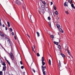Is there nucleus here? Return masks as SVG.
Instances as JSON below:
<instances>
[{"label":"nucleus","instance_id":"obj_1","mask_svg":"<svg viewBox=\"0 0 75 75\" xmlns=\"http://www.w3.org/2000/svg\"><path fill=\"white\" fill-rule=\"evenodd\" d=\"M41 67L42 68V71L44 75H46L47 72L44 71V70L45 69V68H46V67H43V66H42Z\"/></svg>","mask_w":75,"mask_h":75},{"label":"nucleus","instance_id":"obj_2","mask_svg":"<svg viewBox=\"0 0 75 75\" xmlns=\"http://www.w3.org/2000/svg\"><path fill=\"white\" fill-rule=\"evenodd\" d=\"M6 39H7V40H8V42H9L10 46H11V51H13V48H12V45H11V43L10 42V39H9V38H8L7 37H6Z\"/></svg>","mask_w":75,"mask_h":75},{"label":"nucleus","instance_id":"obj_3","mask_svg":"<svg viewBox=\"0 0 75 75\" xmlns=\"http://www.w3.org/2000/svg\"><path fill=\"white\" fill-rule=\"evenodd\" d=\"M10 55H11V59H12V61H14V55H13V53L11 52L10 54Z\"/></svg>","mask_w":75,"mask_h":75},{"label":"nucleus","instance_id":"obj_4","mask_svg":"<svg viewBox=\"0 0 75 75\" xmlns=\"http://www.w3.org/2000/svg\"><path fill=\"white\" fill-rule=\"evenodd\" d=\"M65 51H67L69 55H70V56H71V57L72 58H73V57L71 55V53H70V52L69 51L68 49V48H67V49H65Z\"/></svg>","mask_w":75,"mask_h":75},{"label":"nucleus","instance_id":"obj_5","mask_svg":"<svg viewBox=\"0 0 75 75\" xmlns=\"http://www.w3.org/2000/svg\"><path fill=\"white\" fill-rule=\"evenodd\" d=\"M15 3H16L18 5H20L21 4L20 2L18 0H16V1L15 2Z\"/></svg>","mask_w":75,"mask_h":75},{"label":"nucleus","instance_id":"obj_6","mask_svg":"<svg viewBox=\"0 0 75 75\" xmlns=\"http://www.w3.org/2000/svg\"><path fill=\"white\" fill-rule=\"evenodd\" d=\"M6 68H7V67H6V66H4L3 67L2 71H4L5 72V71H6Z\"/></svg>","mask_w":75,"mask_h":75},{"label":"nucleus","instance_id":"obj_7","mask_svg":"<svg viewBox=\"0 0 75 75\" xmlns=\"http://www.w3.org/2000/svg\"><path fill=\"white\" fill-rule=\"evenodd\" d=\"M67 4L68 3L67 2H66L64 4V5L65 7H68V5Z\"/></svg>","mask_w":75,"mask_h":75},{"label":"nucleus","instance_id":"obj_8","mask_svg":"<svg viewBox=\"0 0 75 75\" xmlns=\"http://www.w3.org/2000/svg\"><path fill=\"white\" fill-rule=\"evenodd\" d=\"M41 8L42 10H45V6H44L43 5H42L41 6Z\"/></svg>","mask_w":75,"mask_h":75},{"label":"nucleus","instance_id":"obj_9","mask_svg":"<svg viewBox=\"0 0 75 75\" xmlns=\"http://www.w3.org/2000/svg\"><path fill=\"white\" fill-rule=\"evenodd\" d=\"M4 58L6 61H7V63H8L9 65H10V62H9L8 60H7V59H6V57H4Z\"/></svg>","mask_w":75,"mask_h":75},{"label":"nucleus","instance_id":"obj_10","mask_svg":"<svg viewBox=\"0 0 75 75\" xmlns=\"http://www.w3.org/2000/svg\"><path fill=\"white\" fill-rule=\"evenodd\" d=\"M59 68H60V67H61V63H60V61L59 60Z\"/></svg>","mask_w":75,"mask_h":75},{"label":"nucleus","instance_id":"obj_11","mask_svg":"<svg viewBox=\"0 0 75 75\" xmlns=\"http://www.w3.org/2000/svg\"><path fill=\"white\" fill-rule=\"evenodd\" d=\"M42 3L44 4L45 6H47V4L45 2V1H42Z\"/></svg>","mask_w":75,"mask_h":75},{"label":"nucleus","instance_id":"obj_12","mask_svg":"<svg viewBox=\"0 0 75 75\" xmlns=\"http://www.w3.org/2000/svg\"><path fill=\"white\" fill-rule=\"evenodd\" d=\"M71 6L74 9H75V7L74 6V4H71Z\"/></svg>","mask_w":75,"mask_h":75},{"label":"nucleus","instance_id":"obj_13","mask_svg":"<svg viewBox=\"0 0 75 75\" xmlns=\"http://www.w3.org/2000/svg\"><path fill=\"white\" fill-rule=\"evenodd\" d=\"M54 43L55 44H56V45H58L59 44L58 42H54Z\"/></svg>","mask_w":75,"mask_h":75},{"label":"nucleus","instance_id":"obj_14","mask_svg":"<svg viewBox=\"0 0 75 75\" xmlns=\"http://www.w3.org/2000/svg\"><path fill=\"white\" fill-rule=\"evenodd\" d=\"M60 55H61L62 56V57H63V58H65V55L62 53H61L60 54Z\"/></svg>","mask_w":75,"mask_h":75},{"label":"nucleus","instance_id":"obj_15","mask_svg":"<svg viewBox=\"0 0 75 75\" xmlns=\"http://www.w3.org/2000/svg\"><path fill=\"white\" fill-rule=\"evenodd\" d=\"M59 30L61 31V33H63V32L64 31H63V30H62V28H60L59 29Z\"/></svg>","mask_w":75,"mask_h":75},{"label":"nucleus","instance_id":"obj_16","mask_svg":"<svg viewBox=\"0 0 75 75\" xmlns=\"http://www.w3.org/2000/svg\"><path fill=\"white\" fill-rule=\"evenodd\" d=\"M7 24H8V27H10V23H9L8 22H7Z\"/></svg>","mask_w":75,"mask_h":75},{"label":"nucleus","instance_id":"obj_17","mask_svg":"<svg viewBox=\"0 0 75 75\" xmlns=\"http://www.w3.org/2000/svg\"><path fill=\"white\" fill-rule=\"evenodd\" d=\"M42 62H44V58L43 57H42Z\"/></svg>","mask_w":75,"mask_h":75},{"label":"nucleus","instance_id":"obj_18","mask_svg":"<svg viewBox=\"0 0 75 75\" xmlns=\"http://www.w3.org/2000/svg\"><path fill=\"white\" fill-rule=\"evenodd\" d=\"M36 33H37V35H38V37H40V33H39V32H36Z\"/></svg>","mask_w":75,"mask_h":75},{"label":"nucleus","instance_id":"obj_19","mask_svg":"<svg viewBox=\"0 0 75 75\" xmlns=\"http://www.w3.org/2000/svg\"><path fill=\"white\" fill-rule=\"evenodd\" d=\"M2 65H4V66H6V63H5V62H4L3 63H2Z\"/></svg>","mask_w":75,"mask_h":75},{"label":"nucleus","instance_id":"obj_20","mask_svg":"<svg viewBox=\"0 0 75 75\" xmlns=\"http://www.w3.org/2000/svg\"><path fill=\"white\" fill-rule=\"evenodd\" d=\"M49 65H51V60L50 59H49Z\"/></svg>","mask_w":75,"mask_h":75},{"label":"nucleus","instance_id":"obj_21","mask_svg":"<svg viewBox=\"0 0 75 75\" xmlns=\"http://www.w3.org/2000/svg\"><path fill=\"white\" fill-rule=\"evenodd\" d=\"M55 13L56 15H58V13L57 11H56L55 12Z\"/></svg>","mask_w":75,"mask_h":75},{"label":"nucleus","instance_id":"obj_22","mask_svg":"<svg viewBox=\"0 0 75 75\" xmlns=\"http://www.w3.org/2000/svg\"><path fill=\"white\" fill-rule=\"evenodd\" d=\"M42 66H43L44 65H45V63L44 62H42Z\"/></svg>","mask_w":75,"mask_h":75},{"label":"nucleus","instance_id":"obj_23","mask_svg":"<svg viewBox=\"0 0 75 75\" xmlns=\"http://www.w3.org/2000/svg\"><path fill=\"white\" fill-rule=\"evenodd\" d=\"M34 48H35V46H34V48L33 49V47H32V49H33V51H34V52L35 53V51H34Z\"/></svg>","mask_w":75,"mask_h":75},{"label":"nucleus","instance_id":"obj_24","mask_svg":"<svg viewBox=\"0 0 75 75\" xmlns=\"http://www.w3.org/2000/svg\"><path fill=\"white\" fill-rule=\"evenodd\" d=\"M57 26L58 28H59V27H60V26L59 25H57Z\"/></svg>","mask_w":75,"mask_h":75},{"label":"nucleus","instance_id":"obj_25","mask_svg":"<svg viewBox=\"0 0 75 75\" xmlns=\"http://www.w3.org/2000/svg\"><path fill=\"white\" fill-rule=\"evenodd\" d=\"M9 29L11 32H12L13 31V29H12V28H10Z\"/></svg>","mask_w":75,"mask_h":75},{"label":"nucleus","instance_id":"obj_26","mask_svg":"<svg viewBox=\"0 0 75 75\" xmlns=\"http://www.w3.org/2000/svg\"><path fill=\"white\" fill-rule=\"evenodd\" d=\"M0 75H3V72L0 71Z\"/></svg>","mask_w":75,"mask_h":75},{"label":"nucleus","instance_id":"obj_27","mask_svg":"<svg viewBox=\"0 0 75 75\" xmlns=\"http://www.w3.org/2000/svg\"><path fill=\"white\" fill-rule=\"evenodd\" d=\"M69 1L70 3H72V0H69Z\"/></svg>","mask_w":75,"mask_h":75},{"label":"nucleus","instance_id":"obj_28","mask_svg":"<svg viewBox=\"0 0 75 75\" xmlns=\"http://www.w3.org/2000/svg\"><path fill=\"white\" fill-rule=\"evenodd\" d=\"M58 48H59V49H60L61 47V46L60 45H59L58 46Z\"/></svg>","mask_w":75,"mask_h":75},{"label":"nucleus","instance_id":"obj_29","mask_svg":"<svg viewBox=\"0 0 75 75\" xmlns=\"http://www.w3.org/2000/svg\"><path fill=\"white\" fill-rule=\"evenodd\" d=\"M32 70H33V72H34V73H35V70L34 69H33Z\"/></svg>","mask_w":75,"mask_h":75},{"label":"nucleus","instance_id":"obj_30","mask_svg":"<svg viewBox=\"0 0 75 75\" xmlns=\"http://www.w3.org/2000/svg\"><path fill=\"white\" fill-rule=\"evenodd\" d=\"M26 35H27V36L28 37H29V38H30V35H28V34H26Z\"/></svg>","mask_w":75,"mask_h":75},{"label":"nucleus","instance_id":"obj_31","mask_svg":"<svg viewBox=\"0 0 75 75\" xmlns=\"http://www.w3.org/2000/svg\"><path fill=\"white\" fill-rule=\"evenodd\" d=\"M65 13L67 14H69V13H68V11H65Z\"/></svg>","mask_w":75,"mask_h":75},{"label":"nucleus","instance_id":"obj_32","mask_svg":"<svg viewBox=\"0 0 75 75\" xmlns=\"http://www.w3.org/2000/svg\"><path fill=\"white\" fill-rule=\"evenodd\" d=\"M37 56H38V57H40V54H39V53H37Z\"/></svg>","mask_w":75,"mask_h":75},{"label":"nucleus","instance_id":"obj_33","mask_svg":"<svg viewBox=\"0 0 75 75\" xmlns=\"http://www.w3.org/2000/svg\"><path fill=\"white\" fill-rule=\"evenodd\" d=\"M48 20H51V18L50 17H48Z\"/></svg>","mask_w":75,"mask_h":75},{"label":"nucleus","instance_id":"obj_34","mask_svg":"<svg viewBox=\"0 0 75 75\" xmlns=\"http://www.w3.org/2000/svg\"><path fill=\"white\" fill-rule=\"evenodd\" d=\"M49 24L50 25V27H51V23L50 22H49Z\"/></svg>","mask_w":75,"mask_h":75},{"label":"nucleus","instance_id":"obj_35","mask_svg":"<svg viewBox=\"0 0 75 75\" xmlns=\"http://www.w3.org/2000/svg\"><path fill=\"white\" fill-rule=\"evenodd\" d=\"M11 34H12V35H14V33L12 32L11 33Z\"/></svg>","mask_w":75,"mask_h":75},{"label":"nucleus","instance_id":"obj_36","mask_svg":"<svg viewBox=\"0 0 75 75\" xmlns=\"http://www.w3.org/2000/svg\"><path fill=\"white\" fill-rule=\"evenodd\" d=\"M51 37L52 38H54V36H53V35H51Z\"/></svg>","mask_w":75,"mask_h":75},{"label":"nucleus","instance_id":"obj_37","mask_svg":"<svg viewBox=\"0 0 75 75\" xmlns=\"http://www.w3.org/2000/svg\"><path fill=\"white\" fill-rule=\"evenodd\" d=\"M20 63L21 65H23V62H22V61H20Z\"/></svg>","mask_w":75,"mask_h":75},{"label":"nucleus","instance_id":"obj_38","mask_svg":"<svg viewBox=\"0 0 75 75\" xmlns=\"http://www.w3.org/2000/svg\"><path fill=\"white\" fill-rule=\"evenodd\" d=\"M14 37L15 40H17V38H16V36L14 35Z\"/></svg>","mask_w":75,"mask_h":75},{"label":"nucleus","instance_id":"obj_39","mask_svg":"<svg viewBox=\"0 0 75 75\" xmlns=\"http://www.w3.org/2000/svg\"><path fill=\"white\" fill-rule=\"evenodd\" d=\"M54 10H56L57 9V8H56V7L54 6Z\"/></svg>","mask_w":75,"mask_h":75},{"label":"nucleus","instance_id":"obj_40","mask_svg":"<svg viewBox=\"0 0 75 75\" xmlns=\"http://www.w3.org/2000/svg\"><path fill=\"white\" fill-rule=\"evenodd\" d=\"M21 69H24V66H22L21 67Z\"/></svg>","mask_w":75,"mask_h":75},{"label":"nucleus","instance_id":"obj_41","mask_svg":"<svg viewBox=\"0 0 75 75\" xmlns=\"http://www.w3.org/2000/svg\"><path fill=\"white\" fill-rule=\"evenodd\" d=\"M5 28H5L6 30H7L8 28H7V27L6 26Z\"/></svg>","mask_w":75,"mask_h":75},{"label":"nucleus","instance_id":"obj_42","mask_svg":"<svg viewBox=\"0 0 75 75\" xmlns=\"http://www.w3.org/2000/svg\"><path fill=\"white\" fill-rule=\"evenodd\" d=\"M0 26H1V21H0Z\"/></svg>","mask_w":75,"mask_h":75},{"label":"nucleus","instance_id":"obj_43","mask_svg":"<svg viewBox=\"0 0 75 75\" xmlns=\"http://www.w3.org/2000/svg\"><path fill=\"white\" fill-rule=\"evenodd\" d=\"M50 3H51V5H52V4H53V3L52 2H51Z\"/></svg>","mask_w":75,"mask_h":75},{"label":"nucleus","instance_id":"obj_44","mask_svg":"<svg viewBox=\"0 0 75 75\" xmlns=\"http://www.w3.org/2000/svg\"><path fill=\"white\" fill-rule=\"evenodd\" d=\"M2 26L3 27H5V25H4V24H3L2 25Z\"/></svg>","mask_w":75,"mask_h":75},{"label":"nucleus","instance_id":"obj_45","mask_svg":"<svg viewBox=\"0 0 75 75\" xmlns=\"http://www.w3.org/2000/svg\"><path fill=\"white\" fill-rule=\"evenodd\" d=\"M2 62V60H1V59H0V62Z\"/></svg>","mask_w":75,"mask_h":75},{"label":"nucleus","instance_id":"obj_46","mask_svg":"<svg viewBox=\"0 0 75 75\" xmlns=\"http://www.w3.org/2000/svg\"><path fill=\"white\" fill-rule=\"evenodd\" d=\"M1 37H4V35H1Z\"/></svg>","mask_w":75,"mask_h":75},{"label":"nucleus","instance_id":"obj_47","mask_svg":"<svg viewBox=\"0 0 75 75\" xmlns=\"http://www.w3.org/2000/svg\"><path fill=\"white\" fill-rule=\"evenodd\" d=\"M30 18L31 20V15H30Z\"/></svg>","mask_w":75,"mask_h":75},{"label":"nucleus","instance_id":"obj_48","mask_svg":"<svg viewBox=\"0 0 75 75\" xmlns=\"http://www.w3.org/2000/svg\"><path fill=\"white\" fill-rule=\"evenodd\" d=\"M25 71H24V72H23L24 74H25Z\"/></svg>","mask_w":75,"mask_h":75},{"label":"nucleus","instance_id":"obj_49","mask_svg":"<svg viewBox=\"0 0 75 75\" xmlns=\"http://www.w3.org/2000/svg\"><path fill=\"white\" fill-rule=\"evenodd\" d=\"M1 21V19L0 18V21Z\"/></svg>","mask_w":75,"mask_h":75},{"label":"nucleus","instance_id":"obj_50","mask_svg":"<svg viewBox=\"0 0 75 75\" xmlns=\"http://www.w3.org/2000/svg\"><path fill=\"white\" fill-rule=\"evenodd\" d=\"M23 9H24V7H23Z\"/></svg>","mask_w":75,"mask_h":75},{"label":"nucleus","instance_id":"obj_51","mask_svg":"<svg viewBox=\"0 0 75 75\" xmlns=\"http://www.w3.org/2000/svg\"><path fill=\"white\" fill-rule=\"evenodd\" d=\"M69 58L70 59H71V58L70 57H69Z\"/></svg>","mask_w":75,"mask_h":75},{"label":"nucleus","instance_id":"obj_52","mask_svg":"<svg viewBox=\"0 0 75 75\" xmlns=\"http://www.w3.org/2000/svg\"><path fill=\"white\" fill-rule=\"evenodd\" d=\"M0 67H1V65L0 64Z\"/></svg>","mask_w":75,"mask_h":75},{"label":"nucleus","instance_id":"obj_53","mask_svg":"<svg viewBox=\"0 0 75 75\" xmlns=\"http://www.w3.org/2000/svg\"><path fill=\"white\" fill-rule=\"evenodd\" d=\"M59 35V33L58 34Z\"/></svg>","mask_w":75,"mask_h":75},{"label":"nucleus","instance_id":"obj_54","mask_svg":"<svg viewBox=\"0 0 75 75\" xmlns=\"http://www.w3.org/2000/svg\"><path fill=\"white\" fill-rule=\"evenodd\" d=\"M32 64H33V63H32Z\"/></svg>","mask_w":75,"mask_h":75},{"label":"nucleus","instance_id":"obj_55","mask_svg":"<svg viewBox=\"0 0 75 75\" xmlns=\"http://www.w3.org/2000/svg\"><path fill=\"white\" fill-rule=\"evenodd\" d=\"M50 57H51V56H50Z\"/></svg>","mask_w":75,"mask_h":75}]
</instances>
